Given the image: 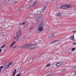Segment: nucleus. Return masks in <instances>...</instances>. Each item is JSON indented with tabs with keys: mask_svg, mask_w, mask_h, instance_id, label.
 Segmentation results:
<instances>
[{
	"mask_svg": "<svg viewBox=\"0 0 76 76\" xmlns=\"http://www.w3.org/2000/svg\"><path fill=\"white\" fill-rule=\"evenodd\" d=\"M25 24H26V23L25 22H23L22 23L21 25H24Z\"/></svg>",
	"mask_w": 76,
	"mask_h": 76,
	"instance_id": "obj_22",
	"label": "nucleus"
},
{
	"mask_svg": "<svg viewBox=\"0 0 76 76\" xmlns=\"http://www.w3.org/2000/svg\"><path fill=\"white\" fill-rule=\"evenodd\" d=\"M71 39L72 41L75 40V38H74V35H73L71 36Z\"/></svg>",
	"mask_w": 76,
	"mask_h": 76,
	"instance_id": "obj_13",
	"label": "nucleus"
},
{
	"mask_svg": "<svg viewBox=\"0 0 76 76\" xmlns=\"http://www.w3.org/2000/svg\"><path fill=\"white\" fill-rule=\"evenodd\" d=\"M44 24H40V26L37 29L38 32H41L42 31H43V29H44Z\"/></svg>",
	"mask_w": 76,
	"mask_h": 76,
	"instance_id": "obj_2",
	"label": "nucleus"
},
{
	"mask_svg": "<svg viewBox=\"0 0 76 76\" xmlns=\"http://www.w3.org/2000/svg\"><path fill=\"white\" fill-rule=\"evenodd\" d=\"M30 44L28 45L25 44L24 45L22 46H20L19 47V48H28L30 49Z\"/></svg>",
	"mask_w": 76,
	"mask_h": 76,
	"instance_id": "obj_4",
	"label": "nucleus"
},
{
	"mask_svg": "<svg viewBox=\"0 0 76 76\" xmlns=\"http://www.w3.org/2000/svg\"><path fill=\"white\" fill-rule=\"evenodd\" d=\"M1 9V8H0V10Z\"/></svg>",
	"mask_w": 76,
	"mask_h": 76,
	"instance_id": "obj_40",
	"label": "nucleus"
},
{
	"mask_svg": "<svg viewBox=\"0 0 76 76\" xmlns=\"http://www.w3.org/2000/svg\"><path fill=\"white\" fill-rule=\"evenodd\" d=\"M62 14V12H58L56 13V16H61V15Z\"/></svg>",
	"mask_w": 76,
	"mask_h": 76,
	"instance_id": "obj_8",
	"label": "nucleus"
},
{
	"mask_svg": "<svg viewBox=\"0 0 76 76\" xmlns=\"http://www.w3.org/2000/svg\"><path fill=\"white\" fill-rule=\"evenodd\" d=\"M73 44H74V45H76V42L74 43Z\"/></svg>",
	"mask_w": 76,
	"mask_h": 76,
	"instance_id": "obj_31",
	"label": "nucleus"
},
{
	"mask_svg": "<svg viewBox=\"0 0 76 76\" xmlns=\"http://www.w3.org/2000/svg\"><path fill=\"white\" fill-rule=\"evenodd\" d=\"M1 34H4V32L3 30L1 31Z\"/></svg>",
	"mask_w": 76,
	"mask_h": 76,
	"instance_id": "obj_30",
	"label": "nucleus"
},
{
	"mask_svg": "<svg viewBox=\"0 0 76 76\" xmlns=\"http://www.w3.org/2000/svg\"><path fill=\"white\" fill-rule=\"evenodd\" d=\"M54 37V35H52L51 36H49L48 37V38H52V37Z\"/></svg>",
	"mask_w": 76,
	"mask_h": 76,
	"instance_id": "obj_23",
	"label": "nucleus"
},
{
	"mask_svg": "<svg viewBox=\"0 0 76 76\" xmlns=\"http://www.w3.org/2000/svg\"><path fill=\"white\" fill-rule=\"evenodd\" d=\"M61 63L60 62L56 64V66H57V67H59V66H60L61 64Z\"/></svg>",
	"mask_w": 76,
	"mask_h": 76,
	"instance_id": "obj_16",
	"label": "nucleus"
},
{
	"mask_svg": "<svg viewBox=\"0 0 76 76\" xmlns=\"http://www.w3.org/2000/svg\"><path fill=\"white\" fill-rule=\"evenodd\" d=\"M39 12H40V13H42V12H41V11H39Z\"/></svg>",
	"mask_w": 76,
	"mask_h": 76,
	"instance_id": "obj_37",
	"label": "nucleus"
},
{
	"mask_svg": "<svg viewBox=\"0 0 76 76\" xmlns=\"http://www.w3.org/2000/svg\"><path fill=\"white\" fill-rule=\"evenodd\" d=\"M74 32H76V30L74 31Z\"/></svg>",
	"mask_w": 76,
	"mask_h": 76,
	"instance_id": "obj_36",
	"label": "nucleus"
},
{
	"mask_svg": "<svg viewBox=\"0 0 76 76\" xmlns=\"http://www.w3.org/2000/svg\"><path fill=\"white\" fill-rule=\"evenodd\" d=\"M21 74H20V73H19L17 75H16L15 76H20V75H21Z\"/></svg>",
	"mask_w": 76,
	"mask_h": 76,
	"instance_id": "obj_26",
	"label": "nucleus"
},
{
	"mask_svg": "<svg viewBox=\"0 0 76 76\" xmlns=\"http://www.w3.org/2000/svg\"><path fill=\"white\" fill-rule=\"evenodd\" d=\"M38 3L37 2H34L32 4H31L30 6V7H33V6H34L35 4H37Z\"/></svg>",
	"mask_w": 76,
	"mask_h": 76,
	"instance_id": "obj_10",
	"label": "nucleus"
},
{
	"mask_svg": "<svg viewBox=\"0 0 76 76\" xmlns=\"http://www.w3.org/2000/svg\"><path fill=\"white\" fill-rule=\"evenodd\" d=\"M46 6H47V5H44V7H46Z\"/></svg>",
	"mask_w": 76,
	"mask_h": 76,
	"instance_id": "obj_34",
	"label": "nucleus"
},
{
	"mask_svg": "<svg viewBox=\"0 0 76 76\" xmlns=\"http://www.w3.org/2000/svg\"><path fill=\"white\" fill-rule=\"evenodd\" d=\"M43 57H44V56H43Z\"/></svg>",
	"mask_w": 76,
	"mask_h": 76,
	"instance_id": "obj_39",
	"label": "nucleus"
},
{
	"mask_svg": "<svg viewBox=\"0 0 76 76\" xmlns=\"http://www.w3.org/2000/svg\"><path fill=\"white\" fill-rule=\"evenodd\" d=\"M16 72V69H15L14 70V71L13 72V74L12 75V76H15V74Z\"/></svg>",
	"mask_w": 76,
	"mask_h": 76,
	"instance_id": "obj_15",
	"label": "nucleus"
},
{
	"mask_svg": "<svg viewBox=\"0 0 76 76\" xmlns=\"http://www.w3.org/2000/svg\"><path fill=\"white\" fill-rule=\"evenodd\" d=\"M59 41V40H55L53 42H52L51 43H50V44L51 45L53 44V43H54V42H58Z\"/></svg>",
	"mask_w": 76,
	"mask_h": 76,
	"instance_id": "obj_14",
	"label": "nucleus"
},
{
	"mask_svg": "<svg viewBox=\"0 0 76 76\" xmlns=\"http://www.w3.org/2000/svg\"><path fill=\"white\" fill-rule=\"evenodd\" d=\"M17 36L16 37H15L14 38L15 39V40H18V38H19V37L21 36L22 34V32L21 31V30H19L16 33Z\"/></svg>",
	"mask_w": 76,
	"mask_h": 76,
	"instance_id": "obj_1",
	"label": "nucleus"
},
{
	"mask_svg": "<svg viewBox=\"0 0 76 76\" xmlns=\"http://www.w3.org/2000/svg\"><path fill=\"white\" fill-rule=\"evenodd\" d=\"M2 50L1 49H0V52H1Z\"/></svg>",
	"mask_w": 76,
	"mask_h": 76,
	"instance_id": "obj_33",
	"label": "nucleus"
},
{
	"mask_svg": "<svg viewBox=\"0 0 76 76\" xmlns=\"http://www.w3.org/2000/svg\"><path fill=\"white\" fill-rule=\"evenodd\" d=\"M76 67H74L72 68V69H73V68H76Z\"/></svg>",
	"mask_w": 76,
	"mask_h": 76,
	"instance_id": "obj_32",
	"label": "nucleus"
},
{
	"mask_svg": "<svg viewBox=\"0 0 76 76\" xmlns=\"http://www.w3.org/2000/svg\"><path fill=\"white\" fill-rule=\"evenodd\" d=\"M70 7V5H66L64 6H62L60 8H62L63 9H68V8H69Z\"/></svg>",
	"mask_w": 76,
	"mask_h": 76,
	"instance_id": "obj_5",
	"label": "nucleus"
},
{
	"mask_svg": "<svg viewBox=\"0 0 76 76\" xmlns=\"http://www.w3.org/2000/svg\"><path fill=\"white\" fill-rule=\"evenodd\" d=\"M9 26V27H10V26Z\"/></svg>",
	"mask_w": 76,
	"mask_h": 76,
	"instance_id": "obj_38",
	"label": "nucleus"
},
{
	"mask_svg": "<svg viewBox=\"0 0 76 76\" xmlns=\"http://www.w3.org/2000/svg\"><path fill=\"white\" fill-rule=\"evenodd\" d=\"M30 49H32V48H37L38 47V45L37 44H30Z\"/></svg>",
	"mask_w": 76,
	"mask_h": 76,
	"instance_id": "obj_3",
	"label": "nucleus"
},
{
	"mask_svg": "<svg viewBox=\"0 0 76 76\" xmlns=\"http://www.w3.org/2000/svg\"><path fill=\"white\" fill-rule=\"evenodd\" d=\"M15 3H16V2H15Z\"/></svg>",
	"mask_w": 76,
	"mask_h": 76,
	"instance_id": "obj_42",
	"label": "nucleus"
},
{
	"mask_svg": "<svg viewBox=\"0 0 76 76\" xmlns=\"http://www.w3.org/2000/svg\"><path fill=\"white\" fill-rule=\"evenodd\" d=\"M49 66H50V64H48L47 65V67H49Z\"/></svg>",
	"mask_w": 76,
	"mask_h": 76,
	"instance_id": "obj_27",
	"label": "nucleus"
},
{
	"mask_svg": "<svg viewBox=\"0 0 76 76\" xmlns=\"http://www.w3.org/2000/svg\"><path fill=\"white\" fill-rule=\"evenodd\" d=\"M33 28H34L33 27H31L29 28V29H28V30L31 31V30H32V29H33Z\"/></svg>",
	"mask_w": 76,
	"mask_h": 76,
	"instance_id": "obj_18",
	"label": "nucleus"
},
{
	"mask_svg": "<svg viewBox=\"0 0 76 76\" xmlns=\"http://www.w3.org/2000/svg\"><path fill=\"white\" fill-rule=\"evenodd\" d=\"M25 7H22L21 8H20V9L19 10H23V8Z\"/></svg>",
	"mask_w": 76,
	"mask_h": 76,
	"instance_id": "obj_21",
	"label": "nucleus"
},
{
	"mask_svg": "<svg viewBox=\"0 0 76 76\" xmlns=\"http://www.w3.org/2000/svg\"><path fill=\"white\" fill-rule=\"evenodd\" d=\"M16 43V42L14 41L11 44L10 47H12L13 45H14Z\"/></svg>",
	"mask_w": 76,
	"mask_h": 76,
	"instance_id": "obj_17",
	"label": "nucleus"
},
{
	"mask_svg": "<svg viewBox=\"0 0 76 76\" xmlns=\"http://www.w3.org/2000/svg\"><path fill=\"white\" fill-rule=\"evenodd\" d=\"M34 59V58H30L29 59H28V61L30 62H32V61H33Z\"/></svg>",
	"mask_w": 76,
	"mask_h": 76,
	"instance_id": "obj_12",
	"label": "nucleus"
},
{
	"mask_svg": "<svg viewBox=\"0 0 76 76\" xmlns=\"http://www.w3.org/2000/svg\"><path fill=\"white\" fill-rule=\"evenodd\" d=\"M9 1H10V0H8Z\"/></svg>",
	"mask_w": 76,
	"mask_h": 76,
	"instance_id": "obj_41",
	"label": "nucleus"
},
{
	"mask_svg": "<svg viewBox=\"0 0 76 76\" xmlns=\"http://www.w3.org/2000/svg\"><path fill=\"white\" fill-rule=\"evenodd\" d=\"M53 31H54V30H53V29H50V30L48 31V34H51V33H52V32H53Z\"/></svg>",
	"mask_w": 76,
	"mask_h": 76,
	"instance_id": "obj_9",
	"label": "nucleus"
},
{
	"mask_svg": "<svg viewBox=\"0 0 76 76\" xmlns=\"http://www.w3.org/2000/svg\"><path fill=\"white\" fill-rule=\"evenodd\" d=\"M4 47H5V45H4L2 46V47H1V48H4Z\"/></svg>",
	"mask_w": 76,
	"mask_h": 76,
	"instance_id": "obj_29",
	"label": "nucleus"
},
{
	"mask_svg": "<svg viewBox=\"0 0 76 76\" xmlns=\"http://www.w3.org/2000/svg\"><path fill=\"white\" fill-rule=\"evenodd\" d=\"M74 50H75V48H72L71 50V52H68V53H69V54H71L72 53V51H74Z\"/></svg>",
	"mask_w": 76,
	"mask_h": 76,
	"instance_id": "obj_11",
	"label": "nucleus"
},
{
	"mask_svg": "<svg viewBox=\"0 0 76 76\" xmlns=\"http://www.w3.org/2000/svg\"><path fill=\"white\" fill-rule=\"evenodd\" d=\"M3 68V66H2L0 67V72H1V70Z\"/></svg>",
	"mask_w": 76,
	"mask_h": 76,
	"instance_id": "obj_20",
	"label": "nucleus"
},
{
	"mask_svg": "<svg viewBox=\"0 0 76 76\" xmlns=\"http://www.w3.org/2000/svg\"><path fill=\"white\" fill-rule=\"evenodd\" d=\"M67 15L68 16H70V15H72V13L69 12L67 14Z\"/></svg>",
	"mask_w": 76,
	"mask_h": 76,
	"instance_id": "obj_24",
	"label": "nucleus"
},
{
	"mask_svg": "<svg viewBox=\"0 0 76 76\" xmlns=\"http://www.w3.org/2000/svg\"><path fill=\"white\" fill-rule=\"evenodd\" d=\"M61 7H57V8H56V9L57 10H58L59 9H62V8H61Z\"/></svg>",
	"mask_w": 76,
	"mask_h": 76,
	"instance_id": "obj_25",
	"label": "nucleus"
},
{
	"mask_svg": "<svg viewBox=\"0 0 76 76\" xmlns=\"http://www.w3.org/2000/svg\"><path fill=\"white\" fill-rule=\"evenodd\" d=\"M20 69V68H19V67H18V69H17V70H18V71H19Z\"/></svg>",
	"mask_w": 76,
	"mask_h": 76,
	"instance_id": "obj_28",
	"label": "nucleus"
},
{
	"mask_svg": "<svg viewBox=\"0 0 76 76\" xmlns=\"http://www.w3.org/2000/svg\"><path fill=\"white\" fill-rule=\"evenodd\" d=\"M62 72H66V69H64L62 70Z\"/></svg>",
	"mask_w": 76,
	"mask_h": 76,
	"instance_id": "obj_19",
	"label": "nucleus"
},
{
	"mask_svg": "<svg viewBox=\"0 0 76 76\" xmlns=\"http://www.w3.org/2000/svg\"><path fill=\"white\" fill-rule=\"evenodd\" d=\"M12 63L10 62L6 66H5L4 69H8L9 67L11 66L12 65Z\"/></svg>",
	"mask_w": 76,
	"mask_h": 76,
	"instance_id": "obj_7",
	"label": "nucleus"
},
{
	"mask_svg": "<svg viewBox=\"0 0 76 76\" xmlns=\"http://www.w3.org/2000/svg\"><path fill=\"white\" fill-rule=\"evenodd\" d=\"M42 16L41 15V14H39L38 16L36 18L37 20H39L41 18Z\"/></svg>",
	"mask_w": 76,
	"mask_h": 76,
	"instance_id": "obj_6",
	"label": "nucleus"
},
{
	"mask_svg": "<svg viewBox=\"0 0 76 76\" xmlns=\"http://www.w3.org/2000/svg\"><path fill=\"white\" fill-rule=\"evenodd\" d=\"M74 73H75V74H76V71L74 72Z\"/></svg>",
	"mask_w": 76,
	"mask_h": 76,
	"instance_id": "obj_35",
	"label": "nucleus"
}]
</instances>
